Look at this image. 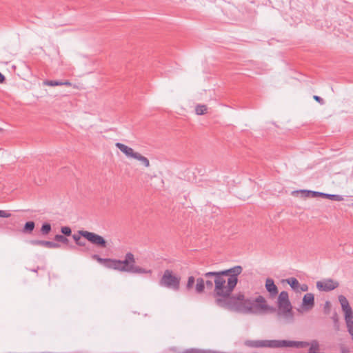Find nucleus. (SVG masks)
I'll return each mask as SVG.
<instances>
[{"mask_svg": "<svg viewBox=\"0 0 353 353\" xmlns=\"http://www.w3.org/2000/svg\"><path fill=\"white\" fill-rule=\"evenodd\" d=\"M43 83V85L48 86H58L62 85V81L46 80Z\"/></svg>", "mask_w": 353, "mask_h": 353, "instance_id": "21", "label": "nucleus"}, {"mask_svg": "<svg viewBox=\"0 0 353 353\" xmlns=\"http://www.w3.org/2000/svg\"><path fill=\"white\" fill-rule=\"evenodd\" d=\"M277 316L279 321L284 323H291L294 320V315L292 310V305L289 301L288 293L282 291L278 297Z\"/></svg>", "mask_w": 353, "mask_h": 353, "instance_id": "5", "label": "nucleus"}, {"mask_svg": "<svg viewBox=\"0 0 353 353\" xmlns=\"http://www.w3.org/2000/svg\"><path fill=\"white\" fill-rule=\"evenodd\" d=\"M303 305L307 310H311L314 305V296L312 293H307L304 295L303 299Z\"/></svg>", "mask_w": 353, "mask_h": 353, "instance_id": "12", "label": "nucleus"}, {"mask_svg": "<svg viewBox=\"0 0 353 353\" xmlns=\"http://www.w3.org/2000/svg\"><path fill=\"white\" fill-rule=\"evenodd\" d=\"M339 301L345 314L350 313L352 311L351 307L350 306L349 302L345 296L339 295Z\"/></svg>", "mask_w": 353, "mask_h": 353, "instance_id": "14", "label": "nucleus"}, {"mask_svg": "<svg viewBox=\"0 0 353 353\" xmlns=\"http://www.w3.org/2000/svg\"><path fill=\"white\" fill-rule=\"evenodd\" d=\"M61 232L63 234V236H70L72 234V230L68 226L61 227Z\"/></svg>", "mask_w": 353, "mask_h": 353, "instance_id": "24", "label": "nucleus"}, {"mask_svg": "<svg viewBox=\"0 0 353 353\" xmlns=\"http://www.w3.org/2000/svg\"><path fill=\"white\" fill-rule=\"evenodd\" d=\"M54 240L63 244H68L69 242V240L62 234H56L54 236Z\"/></svg>", "mask_w": 353, "mask_h": 353, "instance_id": "22", "label": "nucleus"}, {"mask_svg": "<svg viewBox=\"0 0 353 353\" xmlns=\"http://www.w3.org/2000/svg\"><path fill=\"white\" fill-rule=\"evenodd\" d=\"M216 272H208L203 274V278L199 277L196 280L195 292L197 294H202L204 292L205 287L207 289L212 290L214 288V276H208V274H214Z\"/></svg>", "mask_w": 353, "mask_h": 353, "instance_id": "7", "label": "nucleus"}, {"mask_svg": "<svg viewBox=\"0 0 353 353\" xmlns=\"http://www.w3.org/2000/svg\"><path fill=\"white\" fill-rule=\"evenodd\" d=\"M318 347H319L318 343L316 341H314L312 343V345H311V347L309 349V352L308 353H317L316 351L318 350Z\"/></svg>", "mask_w": 353, "mask_h": 353, "instance_id": "25", "label": "nucleus"}, {"mask_svg": "<svg viewBox=\"0 0 353 353\" xmlns=\"http://www.w3.org/2000/svg\"><path fill=\"white\" fill-rule=\"evenodd\" d=\"M6 80V78L4 77L3 74H2L1 72H0V83H2L5 81Z\"/></svg>", "mask_w": 353, "mask_h": 353, "instance_id": "31", "label": "nucleus"}, {"mask_svg": "<svg viewBox=\"0 0 353 353\" xmlns=\"http://www.w3.org/2000/svg\"><path fill=\"white\" fill-rule=\"evenodd\" d=\"M201 350L199 349L190 348L185 350L183 353H201Z\"/></svg>", "mask_w": 353, "mask_h": 353, "instance_id": "27", "label": "nucleus"}, {"mask_svg": "<svg viewBox=\"0 0 353 353\" xmlns=\"http://www.w3.org/2000/svg\"><path fill=\"white\" fill-rule=\"evenodd\" d=\"M307 289H308L307 285H305V284H303V285H302L301 286V290L302 291H303V292L307 291Z\"/></svg>", "mask_w": 353, "mask_h": 353, "instance_id": "30", "label": "nucleus"}, {"mask_svg": "<svg viewBox=\"0 0 353 353\" xmlns=\"http://www.w3.org/2000/svg\"><path fill=\"white\" fill-rule=\"evenodd\" d=\"M62 85L71 86L72 83L69 81H62Z\"/></svg>", "mask_w": 353, "mask_h": 353, "instance_id": "32", "label": "nucleus"}, {"mask_svg": "<svg viewBox=\"0 0 353 353\" xmlns=\"http://www.w3.org/2000/svg\"><path fill=\"white\" fill-rule=\"evenodd\" d=\"M313 98H314V99L315 101H317V102H319V103H321V104H323V103H324V100H323L321 97H319V96H317V95H314V96L313 97Z\"/></svg>", "mask_w": 353, "mask_h": 353, "instance_id": "28", "label": "nucleus"}, {"mask_svg": "<svg viewBox=\"0 0 353 353\" xmlns=\"http://www.w3.org/2000/svg\"><path fill=\"white\" fill-rule=\"evenodd\" d=\"M180 281V276L174 275L172 270H166L159 281V284L161 286L177 291L179 290Z\"/></svg>", "mask_w": 353, "mask_h": 353, "instance_id": "6", "label": "nucleus"}, {"mask_svg": "<svg viewBox=\"0 0 353 353\" xmlns=\"http://www.w3.org/2000/svg\"><path fill=\"white\" fill-rule=\"evenodd\" d=\"M245 345L250 347H296L303 348L309 345L308 342L287 340H247Z\"/></svg>", "mask_w": 353, "mask_h": 353, "instance_id": "2", "label": "nucleus"}, {"mask_svg": "<svg viewBox=\"0 0 353 353\" xmlns=\"http://www.w3.org/2000/svg\"><path fill=\"white\" fill-rule=\"evenodd\" d=\"M134 159L140 161L141 163L143 164L146 168H148L150 166L149 159L148 158L145 157L144 156L141 155L139 152L137 153V154L135 155Z\"/></svg>", "mask_w": 353, "mask_h": 353, "instance_id": "15", "label": "nucleus"}, {"mask_svg": "<svg viewBox=\"0 0 353 353\" xmlns=\"http://www.w3.org/2000/svg\"><path fill=\"white\" fill-rule=\"evenodd\" d=\"M207 106L205 105L199 104L195 108L196 114L198 115H203L207 112Z\"/></svg>", "mask_w": 353, "mask_h": 353, "instance_id": "18", "label": "nucleus"}, {"mask_svg": "<svg viewBox=\"0 0 353 353\" xmlns=\"http://www.w3.org/2000/svg\"><path fill=\"white\" fill-rule=\"evenodd\" d=\"M201 353H217L216 352L212 351V350H201Z\"/></svg>", "mask_w": 353, "mask_h": 353, "instance_id": "34", "label": "nucleus"}, {"mask_svg": "<svg viewBox=\"0 0 353 353\" xmlns=\"http://www.w3.org/2000/svg\"><path fill=\"white\" fill-rule=\"evenodd\" d=\"M320 194H321V196L327 198V199H330L333 201H341L343 199L342 196L339 195V194H325V193H320Z\"/></svg>", "mask_w": 353, "mask_h": 353, "instance_id": "17", "label": "nucleus"}, {"mask_svg": "<svg viewBox=\"0 0 353 353\" xmlns=\"http://www.w3.org/2000/svg\"><path fill=\"white\" fill-rule=\"evenodd\" d=\"M309 194H312L313 196H321V192H314V191H308Z\"/></svg>", "mask_w": 353, "mask_h": 353, "instance_id": "29", "label": "nucleus"}, {"mask_svg": "<svg viewBox=\"0 0 353 353\" xmlns=\"http://www.w3.org/2000/svg\"><path fill=\"white\" fill-rule=\"evenodd\" d=\"M35 227V223L34 221H28L25 223L24 227L23 228V232L24 233H31Z\"/></svg>", "mask_w": 353, "mask_h": 353, "instance_id": "16", "label": "nucleus"}, {"mask_svg": "<svg viewBox=\"0 0 353 353\" xmlns=\"http://www.w3.org/2000/svg\"><path fill=\"white\" fill-rule=\"evenodd\" d=\"M92 259L96 260L98 263L103 265L108 269H112L113 259H103L100 257L98 254H93Z\"/></svg>", "mask_w": 353, "mask_h": 353, "instance_id": "13", "label": "nucleus"}, {"mask_svg": "<svg viewBox=\"0 0 353 353\" xmlns=\"http://www.w3.org/2000/svg\"><path fill=\"white\" fill-rule=\"evenodd\" d=\"M341 353H350V352L347 348L343 347L341 348Z\"/></svg>", "mask_w": 353, "mask_h": 353, "instance_id": "33", "label": "nucleus"}, {"mask_svg": "<svg viewBox=\"0 0 353 353\" xmlns=\"http://www.w3.org/2000/svg\"><path fill=\"white\" fill-rule=\"evenodd\" d=\"M112 270L132 274H151V270H146L136 265L134 255L132 252L125 254L123 260L113 259Z\"/></svg>", "mask_w": 353, "mask_h": 353, "instance_id": "3", "label": "nucleus"}, {"mask_svg": "<svg viewBox=\"0 0 353 353\" xmlns=\"http://www.w3.org/2000/svg\"><path fill=\"white\" fill-rule=\"evenodd\" d=\"M31 244L34 245L43 246L48 248H59L60 247V245L57 243L42 240H32L31 241Z\"/></svg>", "mask_w": 353, "mask_h": 353, "instance_id": "11", "label": "nucleus"}, {"mask_svg": "<svg viewBox=\"0 0 353 353\" xmlns=\"http://www.w3.org/2000/svg\"><path fill=\"white\" fill-rule=\"evenodd\" d=\"M287 282L291 286V288H293L294 290L297 289L299 286V283L298 280L295 278H293V277L290 278V279H287Z\"/></svg>", "mask_w": 353, "mask_h": 353, "instance_id": "20", "label": "nucleus"}, {"mask_svg": "<svg viewBox=\"0 0 353 353\" xmlns=\"http://www.w3.org/2000/svg\"><path fill=\"white\" fill-rule=\"evenodd\" d=\"M11 216V214L8 212L6 210H0V217L2 218H8Z\"/></svg>", "mask_w": 353, "mask_h": 353, "instance_id": "26", "label": "nucleus"}, {"mask_svg": "<svg viewBox=\"0 0 353 353\" xmlns=\"http://www.w3.org/2000/svg\"><path fill=\"white\" fill-rule=\"evenodd\" d=\"M194 283H195L194 277L193 276H189L188 279L187 284H186V289L188 290H190L191 289H192Z\"/></svg>", "mask_w": 353, "mask_h": 353, "instance_id": "23", "label": "nucleus"}, {"mask_svg": "<svg viewBox=\"0 0 353 353\" xmlns=\"http://www.w3.org/2000/svg\"><path fill=\"white\" fill-rule=\"evenodd\" d=\"M115 146L119 149L123 153L125 154V156L128 158H132L135 157L137 154V152H134V150L127 145H125L123 143H116Z\"/></svg>", "mask_w": 353, "mask_h": 353, "instance_id": "10", "label": "nucleus"}, {"mask_svg": "<svg viewBox=\"0 0 353 353\" xmlns=\"http://www.w3.org/2000/svg\"><path fill=\"white\" fill-rule=\"evenodd\" d=\"M52 230L51 225L48 223H44L41 228V233L43 235H47Z\"/></svg>", "mask_w": 353, "mask_h": 353, "instance_id": "19", "label": "nucleus"}, {"mask_svg": "<svg viewBox=\"0 0 353 353\" xmlns=\"http://www.w3.org/2000/svg\"><path fill=\"white\" fill-rule=\"evenodd\" d=\"M339 283L333 279H328L316 282V288L320 291L329 292L338 288Z\"/></svg>", "mask_w": 353, "mask_h": 353, "instance_id": "8", "label": "nucleus"}, {"mask_svg": "<svg viewBox=\"0 0 353 353\" xmlns=\"http://www.w3.org/2000/svg\"><path fill=\"white\" fill-rule=\"evenodd\" d=\"M243 272L241 265L216 272L208 276H214V296L216 303L222 307L243 313H259L269 309L266 300L262 296L254 299H245L243 294L232 295L237 283L238 276Z\"/></svg>", "mask_w": 353, "mask_h": 353, "instance_id": "1", "label": "nucleus"}, {"mask_svg": "<svg viewBox=\"0 0 353 353\" xmlns=\"http://www.w3.org/2000/svg\"><path fill=\"white\" fill-rule=\"evenodd\" d=\"M81 237L85 238L97 248H105L107 247V241L103 236L87 230H79L77 233L72 235V239L78 246L84 247L86 245L85 241Z\"/></svg>", "mask_w": 353, "mask_h": 353, "instance_id": "4", "label": "nucleus"}, {"mask_svg": "<svg viewBox=\"0 0 353 353\" xmlns=\"http://www.w3.org/2000/svg\"><path fill=\"white\" fill-rule=\"evenodd\" d=\"M265 286L266 290L270 293V297H275L278 294V288L272 279L268 278L265 281Z\"/></svg>", "mask_w": 353, "mask_h": 353, "instance_id": "9", "label": "nucleus"}, {"mask_svg": "<svg viewBox=\"0 0 353 353\" xmlns=\"http://www.w3.org/2000/svg\"><path fill=\"white\" fill-rule=\"evenodd\" d=\"M1 130H1V128H0V132H1Z\"/></svg>", "mask_w": 353, "mask_h": 353, "instance_id": "35", "label": "nucleus"}]
</instances>
